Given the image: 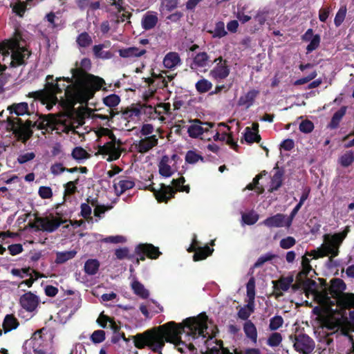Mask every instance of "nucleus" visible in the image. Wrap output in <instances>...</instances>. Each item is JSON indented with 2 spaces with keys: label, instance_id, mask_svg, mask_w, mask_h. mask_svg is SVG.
<instances>
[{
  "label": "nucleus",
  "instance_id": "obj_1",
  "mask_svg": "<svg viewBox=\"0 0 354 354\" xmlns=\"http://www.w3.org/2000/svg\"><path fill=\"white\" fill-rule=\"evenodd\" d=\"M212 323L207 315L203 313L197 317L186 318L183 323L176 324L174 322H169L158 327H153L143 333H137L131 337L135 347L138 349H143L147 347L152 352L158 354H162V350L165 342L174 344L178 351L183 353V348L180 345L187 346L189 351L195 350L194 345L189 343L188 345L181 340L180 335L186 333L193 340L201 338L203 344L205 346L203 354H221V348L212 345L216 344L219 346V340L213 339L207 330V324Z\"/></svg>",
  "mask_w": 354,
  "mask_h": 354
},
{
  "label": "nucleus",
  "instance_id": "obj_2",
  "mask_svg": "<svg viewBox=\"0 0 354 354\" xmlns=\"http://www.w3.org/2000/svg\"><path fill=\"white\" fill-rule=\"evenodd\" d=\"M91 68V59L85 57L81 60L80 67L71 70L75 79L73 95L77 101L88 102L93 97L95 92L100 90L105 84L103 78L87 72Z\"/></svg>",
  "mask_w": 354,
  "mask_h": 354
},
{
  "label": "nucleus",
  "instance_id": "obj_3",
  "mask_svg": "<svg viewBox=\"0 0 354 354\" xmlns=\"http://www.w3.org/2000/svg\"><path fill=\"white\" fill-rule=\"evenodd\" d=\"M49 118H53L50 114L48 115H41L40 121L32 122L30 120H26L25 122L19 117L8 116L6 118L7 130L12 131L18 141L26 144V142L32 136V128L37 127L39 130H47L50 127L53 120Z\"/></svg>",
  "mask_w": 354,
  "mask_h": 354
},
{
  "label": "nucleus",
  "instance_id": "obj_4",
  "mask_svg": "<svg viewBox=\"0 0 354 354\" xmlns=\"http://www.w3.org/2000/svg\"><path fill=\"white\" fill-rule=\"evenodd\" d=\"M330 286L317 294L319 304L333 306L336 303L345 307H354V294L345 293L346 284L339 278H333L330 281Z\"/></svg>",
  "mask_w": 354,
  "mask_h": 354
},
{
  "label": "nucleus",
  "instance_id": "obj_5",
  "mask_svg": "<svg viewBox=\"0 0 354 354\" xmlns=\"http://www.w3.org/2000/svg\"><path fill=\"white\" fill-rule=\"evenodd\" d=\"M46 83L45 84L43 89L30 92L28 94V97L34 99H46L50 100L53 104H56L58 102L57 95L62 93L63 91H65L64 95L70 104L73 106L77 103L84 104L88 102L77 101L74 99L73 95V84L66 85L65 84H59V82H53V76L48 75L46 78Z\"/></svg>",
  "mask_w": 354,
  "mask_h": 354
},
{
  "label": "nucleus",
  "instance_id": "obj_6",
  "mask_svg": "<svg viewBox=\"0 0 354 354\" xmlns=\"http://www.w3.org/2000/svg\"><path fill=\"white\" fill-rule=\"evenodd\" d=\"M30 55L31 52L30 50L25 47H21L16 41L5 40L0 43V57H3V61L10 57V66L12 68L26 65V60ZM6 64L0 63V72L6 71Z\"/></svg>",
  "mask_w": 354,
  "mask_h": 354
},
{
  "label": "nucleus",
  "instance_id": "obj_7",
  "mask_svg": "<svg viewBox=\"0 0 354 354\" xmlns=\"http://www.w3.org/2000/svg\"><path fill=\"white\" fill-rule=\"evenodd\" d=\"M122 142L118 139L114 141L110 140L102 146H99L98 153L102 155H109L106 158L108 162H112L120 158L121 153L123 151L120 147Z\"/></svg>",
  "mask_w": 354,
  "mask_h": 354
},
{
  "label": "nucleus",
  "instance_id": "obj_8",
  "mask_svg": "<svg viewBox=\"0 0 354 354\" xmlns=\"http://www.w3.org/2000/svg\"><path fill=\"white\" fill-rule=\"evenodd\" d=\"M64 222L59 218H54L50 220L48 217L37 216L35 223L30 225V227L37 231L53 232L55 231Z\"/></svg>",
  "mask_w": 354,
  "mask_h": 354
},
{
  "label": "nucleus",
  "instance_id": "obj_9",
  "mask_svg": "<svg viewBox=\"0 0 354 354\" xmlns=\"http://www.w3.org/2000/svg\"><path fill=\"white\" fill-rule=\"evenodd\" d=\"M295 350L301 354H311L315 349L314 340L308 335L301 333L294 336Z\"/></svg>",
  "mask_w": 354,
  "mask_h": 354
},
{
  "label": "nucleus",
  "instance_id": "obj_10",
  "mask_svg": "<svg viewBox=\"0 0 354 354\" xmlns=\"http://www.w3.org/2000/svg\"><path fill=\"white\" fill-rule=\"evenodd\" d=\"M214 63L216 65L209 71V76L216 81H221L227 78L230 73L228 62L219 56L214 60Z\"/></svg>",
  "mask_w": 354,
  "mask_h": 354
},
{
  "label": "nucleus",
  "instance_id": "obj_11",
  "mask_svg": "<svg viewBox=\"0 0 354 354\" xmlns=\"http://www.w3.org/2000/svg\"><path fill=\"white\" fill-rule=\"evenodd\" d=\"M147 189L154 194V196L158 203H167L169 200L174 198L176 191L171 185L160 184V188L156 189L153 187V183L147 187Z\"/></svg>",
  "mask_w": 354,
  "mask_h": 354
},
{
  "label": "nucleus",
  "instance_id": "obj_12",
  "mask_svg": "<svg viewBox=\"0 0 354 354\" xmlns=\"http://www.w3.org/2000/svg\"><path fill=\"white\" fill-rule=\"evenodd\" d=\"M44 328L35 332L30 339V346L32 348L34 354H46L47 353V340L42 336Z\"/></svg>",
  "mask_w": 354,
  "mask_h": 354
},
{
  "label": "nucleus",
  "instance_id": "obj_13",
  "mask_svg": "<svg viewBox=\"0 0 354 354\" xmlns=\"http://www.w3.org/2000/svg\"><path fill=\"white\" fill-rule=\"evenodd\" d=\"M190 122H192V124L188 127L187 133L189 136L192 138H196L203 133L208 132L209 129L214 126V123L202 122L198 119L190 120Z\"/></svg>",
  "mask_w": 354,
  "mask_h": 354
},
{
  "label": "nucleus",
  "instance_id": "obj_14",
  "mask_svg": "<svg viewBox=\"0 0 354 354\" xmlns=\"http://www.w3.org/2000/svg\"><path fill=\"white\" fill-rule=\"evenodd\" d=\"M40 299L38 296L30 291L22 295L19 298V304L27 312L32 313L39 306Z\"/></svg>",
  "mask_w": 354,
  "mask_h": 354
},
{
  "label": "nucleus",
  "instance_id": "obj_15",
  "mask_svg": "<svg viewBox=\"0 0 354 354\" xmlns=\"http://www.w3.org/2000/svg\"><path fill=\"white\" fill-rule=\"evenodd\" d=\"M293 280L292 276H288L286 277H282L277 281H272V283L273 284L275 297L278 298L283 296L281 291H287L292 286Z\"/></svg>",
  "mask_w": 354,
  "mask_h": 354
},
{
  "label": "nucleus",
  "instance_id": "obj_16",
  "mask_svg": "<svg viewBox=\"0 0 354 354\" xmlns=\"http://www.w3.org/2000/svg\"><path fill=\"white\" fill-rule=\"evenodd\" d=\"M158 22V14L154 11H147L141 20L142 28L145 30L154 28Z\"/></svg>",
  "mask_w": 354,
  "mask_h": 354
},
{
  "label": "nucleus",
  "instance_id": "obj_17",
  "mask_svg": "<svg viewBox=\"0 0 354 354\" xmlns=\"http://www.w3.org/2000/svg\"><path fill=\"white\" fill-rule=\"evenodd\" d=\"M158 145V138L156 135L146 137L139 141L136 145L138 151L145 153Z\"/></svg>",
  "mask_w": 354,
  "mask_h": 354
},
{
  "label": "nucleus",
  "instance_id": "obj_18",
  "mask_svg": "<svg viewBox=\"0 0 354 354\" xmlns=\"http://www.w3.org/2000/svg\"><path fill=\"white\" fill-rule=\"evenodd\" d=\"M138 251L140 253H145L146 256L151 259H156L161 254L158 247L151 243H140L138 245Z\"/></svg>",
  "mask_w": 354,
  "mask_h": 354
},
{
  "label": "nucleus",
  "instance_id": "obj_19",
  "mask_svg": "<svg viewBox=\"0 0 354 354\" xmlns=\"http://www.w3.org/2000/svg\"><path fill=\"white\" fill-rule=\"evenodd\" d=\"M349 232L350 226L347 225L342 232L335 233L330 236L328 234H325L324 240L328 241L330 245L339 247Z\"/></svg>",
  "mask_w": 354,
  "mask_h": 354
},
{
  "label": "nucleus",
  "instance_id": "obj_20",
  "mask_svg": "<svg viewBox=\"0 0 354 354\" xmlns=\"http://www.w3.org/2000/svg\"><path fill=\"white\" fill-rule=\"evenodd\" d=\"M286 215L277 214L265 219L261 223L268 227H281L285 226Z\"/></svg>",
  "mask_w": 354,
  "mask_h": 354
},
{
  "label": "nucleus",
  "instance_id": "obj_21",
  "mask_svg": "<svg viewBox=\"0 0 354 354\" xmlns=\"http://www.w3.org/2000/svg\"><path fill=\"white\" fill-rule=\"evenodd\" d=\"M259 94V90H250L244 95L239 97L238 104L239 106H245L246 108L248 109L254 104V102Z\"/></svg>",
  "mask_w": 354,
  "mask_h": 354
},
{
  "label": "nucleus",
  "instance_id": "obj_22",
  "mask_svg": "<svg viewBox=\"0 0 354 354\" xmlns=\"http://www.w3.org/2000/svg\"><path fill=\"white\" fill-rule=\"evenodd\" d=\"M274 169H277V171L271 178L270 187L268 190L270 192H274L278 190L283 183L284 171L279 169L277 164H276Z\"/></svg>",
  "mask_w": 354,
  "mask_h": 354
},
{
  "label": "nucleus",
  "instance_id": "obj_23",
  "mask_svg": "<svg viewBox=\"0 0 354 354\" xmlns=\"http://www.w3.org/2000/svg\"><path fill=\"white\" fill-rule=\"evenodd\" d=\"M115 181V180H114ZM135 186V182L131 179H121L118 183L114 182L113 187L117 196H120L127 190L132 189Z\"/></svg>",
  "mask_w": 354,
  "mask_h": 354
},
{
  "label": "nucleus",
  "instance_id": "obj_24",
  "mask_svg": "<svg viewBox=\"0 0 354 354\" xmlns=\"http://www.w3.org/2000/svg\"><path fill=\"white\" fill-rule=\"evenodd\" d=\"M10 114H15L17 116L27 114L30 115L28 104L27 102L13 103L8 106Z\"/></svg>",
  "mask_w": 354,
  "mask_h": 354
},
{
  "label": "nucleus",
  "instance_id": "obj_25",
  "mask_svg": "<svg viewBox=\"0 0 354 354\" xmlns=\"http://www.w3.org/2000/svg\"><path fill=\"white\" fill-rule=\"evenodd\" d=\"M119 55L123 58L139 57L144 55L147 51L145 49L140 50L137 47H129L127 48L120 49L118 50Z\"/></svg>",
  "mask_w": 354,
  "mask_h": 354
},
{
  "label": "nucleus",
  "instance_id": "obj_26",
  "mask_svg": "<svg viewBox=\"0 0 354 354\" xmlns=\"http://www.w3.org/2000/svg\"><path fill=\"white\" fill-rule=\"evenodd\" d=\"M180 58L178 53L169 52L164 57L163 64L165 68L172 69L180 64Z\"/></svg>",
  "mask_w": 354,
  "mask_h": 354
},
{
  "label": "nucleus",
  "instance_id": "obj_27",
  "mask_svg": "<svg viewBox=\"0 0 354 354\" xmlns=\"http://www.w3.org/2000/svg\"><path fill=\"white\" fill-rule=\"evenodd\" d=\"M243 330L247 337L256 344L257 342V330L251 320L246 321L243 324Z\"/></svg>",
  "mask_w": 354,
  "mask_h": 354
},
{
  "label": "nucleus",
  "instance_id": "obj_28",
  "mask_svg": "<svg viewBox=\"0 0 354 354\" xmlns=\"http://www.w3.org/2000/svg\"><path fill=\"white\" fill-rule=\"evenodd\" d=\"M19 324V323L17 319L12 314L6 315L3 322L4 333H6L12 330L16 329Z\"/></svg>",
  "mask_w": 354,
  "mask_h": 354
},
{
  "label": "nucleus",
  "instance_id": "obj_29",
  "mask_svg": "<svg viewBox=\"0 0 354 354\" xmlns=\"http://www.w3.org/2000/svg\"><path fill=\"white\" fill-rule=\"evenodd\" d=\"M214 251V249L210 248L208 245L204 247L198 246L196 252L193 255V260L198 261L205 259L207 257L210 256Z\"/></svg>",
  "mask_w": 354,
  "mask_h": 354
},
{
  "label": "nucleus",
  "instance_id": "obj_30",
  "mask_svg": "<svg viewBox=\"0 0 354 354\" xmlns=\"http://www.w3.org/2000/svg\"><path fill=\"white\" fill-rule=\"evenodd\" d=\"M322 328L330 330H334L339 328V321L335 320L332 316L325 315L322 317L320 321Z\"/></svg>",
  "mask_w": 354,
  "mask_h": 354
},
{
  "label": "nucleus",
  "instance_id": "obj_31",
  "mask_svg": "<svg viewBox=\"0 0 354 354\" xmlns=\"http://www.w3.org/2000/svg\"><path fill=\"white\" fill-rule=\"evenodd\" d=\"M305 278V279L301 281L303 289L306 292H310L313 293L315 295L318 302L319 303V297L317 296V294L319 292L317 290V284L316 281L311 279L307 278V277Z\"/></svg>",
  "mask_w": 354,
  "mask_h": 354
},
{
  "label": "nucleus",
  "instance_id": "obj_32",
  "mask_svg": "<svg viewBox=\"0 0 354 354\" xmlns=\"http://www.w3.org/2000/svg\"><path fill=\"white\" fill-rule=\"evenodd\" d=\"M346 109L347 107L346 106H343L333 114L328 125L330 129H334L338 127L340 121L346 114Z\"/></svg>",
  "mask_w": 354,
  "mask_h": 354
},
{
  "label": "nucleus",
  "instance_id": "obj_33",
  "mask_svg": "<svg viewBox=\"0 0 354 354\" xmlns=\"http://www.w3.org/2000/svg\"><path fill=\"white\" fill-rule=\"evenodd\" d=\"M139 109L142 111V114L147 115L149 118H155L161 114V111H158L156 107L147 104L138 103Z\"/></svg>",
  "mask_w": 354,
  "mask_h": 354
},
{
  "label": "nucleus",
  "instance_id": "obj_34",
  "mask_svg": "<svg viewBox=\"0 0 354 354\" xmlns=\"http://www.w3.org/2000/svg\"><path fill=\"white\" fill-rule=\"evenodd\" d=\"M338 162L343 167L351 166L354 162V151H346L339 158Z\"/></svg>",
  "mask_w": 354,
  "mask_h": 354
},
{
  "label": "nucleus",
  "instance_id": "obj_35",
  "mask_svg": "<svg viewBox=\"0 0 354 354\" xmlns=\"http://www.w3.org/2000/svg\"><path fill=\"white\" fill-rule=\"evenodd\" d=\"M302 270L297 274L296 279L300 280L301 277H306L310 272L312 270V267L310 264V259L304 255L301 259Z\"/></svg>",
  "mask_w": 354,
  "mask_h": 354
},
{
  "label": "nucleus",
  "instance_id": "obj_36",
  "mask_svg": "<svg viewBox=\"0 0 354 354\" xmlns=\"http://www.w3.org/2000/svg\"><path fill=\"white\" fill-rule=\"evenodd\" d=\"M131 288L133 292L142 299L148 298L149 295V291L145 289L144 286L138 281H134L131 283Z\"/></svg>",
  "mask_w": 354,
  "mask_h": 354
},
{
  "label": "nucleus",
  "instance_id": "obj_37",
  "mask_svg": "<svg viewBox=\"0 0 354 354\" xmlns=\"http://www.w3.org/2000/svg\"><path fill=\"white\" fill-rule=\"evenodd\" d=\"M77 252L75 250L58 252L56 254L55 263L57 264H62L67 261L72 259L76 255Z\"/></svg>",
  "mask_w": 354,
  "mask_h": 354
},
{
  "label": "nucleus",
  "instance_id": "obj_38",
  "mask_svg": "<svg viewBox=\"0 0 354 354\" xmlns=\"http://www.w3.org/2000/svg\"><path fill=\"white\" fill-rule=\"evenodd\" d=\"M100 267V263L97 259H88L84 264V272L89 274H95Z\"/></svg>",
  "mask_w": 354,
  "mask_h": 354
},
{
  "label": "nucleus",
  "instance_id": "obj_39",
  "mask_svg": "<svg viewBox=\"0 0 354 354\" xmlns=\"http://www.w3.org/2000/svg\"><path fill=\"white\" fill-rule=\"evenodd\" d=\"M142 115V111L139 109L138 104L135 106L127 108L122 112V116L127 120H133Z\"/></svg>",
  "mask_w": 354,
  "mask_h": 354
},
{
  "label": "nucleus",
  "instance_id": "obj_40",
  "mask_svg": "<svg viewBox=\"0 0 354 354\" xmlns=\"http://www.w3.org/2000/svg\"><path fill=\"white\" fill-rule=\"evenodd\" d=\"M243 136L245 142L249 144L259 143L261 140V136L257 133L252 131L251 128L248 127L245 129Z\"/></svg>",
  "mask_w": 354,
  "mask_h": 354
},
{
  "label": "nucleus",
  "instance_id": "obj_41",
  "mask_svg": "<svg viewBox=\"0 0 354 354\" xmlns=\"http://www.w3.org/2000/svg\"><path fill=\"white\" fill-rule=\"evenodd\" d=\"M167 160L168 158L164 156L158 165L159 174L164 177H169L173 174L171 167L167 164Z\"/></svg>",
  "mask_w": 354,
  "mask_h": 354
},
{
  "label": "nucleus",
  "instance_id": "obj_42",
  "mask_svg": "<svg viewBox=\"0 0 354 354\" xmlns=\"http://www.w3.org/2000/svg\"><path fill=\"white\" fill-rule=\"evenodd\" d=\"M71 156L73 159L80 162L82 160L89 158L91 155L82 147H75L72 151Z\"/></svg>",
  "mask_w": 354,
  "mask_h": 354
},
{
  "label": "nucleus",
  "instance_id": "obj_43",
  "mask_svg": "<svg viewBox=\"0 0 354 354\" xmlns=\"http://www.w3.org/2000/svg\"><path fill=\"white\" fill-rule=\"evenodd\" d=\"M195 87L199 93H205L211 90L212 84L208 80L202 78L196 83Z\"/></svg>",
  "mask_w": 354,
  "mask_h": 354
},
{
  "label": "nucleus",
  "instance_id": "obj_44",
  "mask_svg": "<svg viewBox=\"0 0 354 354\" xmlns=\"http://www.w3.org/2000/svg\"><path fill=\"white\" fill-rule=\"evenodd\" d=\"M208 32L212 35L214 38H221L227 35L225 30V24L223 21H218L216 23L214 30H208Z\"/></svg>",
  "mask_w": 354,
  "mask_h": 354
},
{
  "label": "nucleus",
  "instance_id": "obj_45",
  "mask_svg": "<svg viewBox=\"0 0 354 354\" xmlns=\"http://www.w3.org/2000/svg\"><path fill=\"white\" fill-rule=\"evenodd\" d=\"M76 42L79 46L86 48L92 44L93 40L88 32H83L77 36Z\"/></svg>",
  "mask_w": 354,
  "mask_h": 354
},
{
  "label": "nucleus",
  "instance_id": "obj_46",
  "mask_svg": "<svg viewBox=\"0 0 354 354\" xmlns=\"http://www.w3.org/2000/svg\"><path fill=\"white\" fill-rule=\"evenodd\" d=\"M10 7L12 8V12L20 17H24L27 9L26 3L20 1H18L13 4L11 3Z\"/></svg>",
  "mask_w": 354,
  "mask_h": 354
},
{
  "label": "nucleus",
  "instance_id": "obj_47",
  "mask_svg": "<svg viewBox=\"0 0 354 354\" xmlns=\"http://www.w3.org/2000/svg\"><path fill=\"white\" fill-rule=\"evenodd\" d=\"M209 55L205 52L198 53L194 57V63L198 67H205L207 65Z\"/></svg>",
  "mask_w": 354,
  "mask_h": 354
},
{
  "label": "nucleus",
  "instance_id": "obj_48",
  "mask_svg": "<svg viewBox=\"0 0 354 354\" xmlns=\"http://www.w3.org/2000/svg\"><path fill=\"white\" fill-rule=\"evenodd\" d=\"M164 73L156 74L155 73H152V77L148 78L147 82L149 84H152L154 82V80H159L160 82L158 83V86L160 88H167L168 86V81L166 80V77L163 75Z\"/></svg>",
  "mask_w": 354,
  "mask_h": 354
},
{
  "label": "nucleus",
  "instance_id": "obj_49",
  "mask_svg": "<svg viewBox=\"0 0 354 354\" xmlns=\"http://www.w3.org/2000/svg\"><path fill=\"white\" fill-rule=\"evenodd\" d=\"M277 255L274 254L271 252H268L263 255H261L258 258L257 261L253 265V268H257L261 267L265 263L272 261L277 258Z\"/></svg>",
  "mask_w": 354,
  "mask_h": 354
},
{
  "label": "nucleus",
  "instance_id": "obj_50",
  "mask_svg": "<svg viewBox=\"0 0 354 354\" xmlns=\"http://www.w3.org/2000/svg\"><path fill=\"white\" fill-rule=\"evenodd\" d=\"M283 337L281 333L274 332L270 335L267 339V344L271 347L278 346L282 342Z\"/></svg>",
  "mask_w": 354,
  "mask_h": 354
},
{
  "label": "nucleus",
  "instance_id": "obj_51",
  "mask_svg": "<svg viewBox=\"0 0 354 354\" xmlns=\"http://www.w3.org/2000/svg\"><path fill=\"white\" fill-rule=\"evenodd\" d=\"M120 102V98L116 94H111L103 98L104 104L110 109L118 106Z\"/></svg>",
  "mask_w": 354,
  "mask_h": 354
},
{
  "label": "nucleus",
  "instance_id": "obj_52",
  "mask_svg": "<svg viewBox=\"0 0 354 354\" xmlns=\"http://www.w3.org/2000/svg\"><path fill=\"white\" fill-rule=\"evenodd\" d=\"M79 183V178L75 180L69 181L64 185L65 195H73L77 191V185Z\"/></svg>",
  "mask_w": 354,
  "mask_h": 354
},
{
  "label": "nucleus",
  "instance_id": "obj_53",
  "mask_svg": "<svg viewBox=\"0 0 354 354\" xmlns=\"http://www.w3.org/2000/svg\"><path fill=\"white\" fill-rule=\"evenodd\" d=\"M283 324V317L281 315H275L270 319L269 328L272 331H275L281 328Z\"/></svg>",
  "mask_w": 354,
  "mask_h": 354
},
{
  "label": "nucleus",
  "instance_id": "obj_54",
  "mask_svg": "<svg viewBox=\"0 0 354 354\" xmlns=\"http://www.w3.org/2000/svg\"><path fill=\"white\" fill-rule=\"evenodd\" d=\"M185 159V162L189 164H195L198 160H204V158L202 156L196 153L194 151L192 150H189L187 152Z\"/></svg>",
  "mask_w": 354,
  "mask_h": 354
},
{
  "label": "nucleus",
  "instance_id": "obj_55",
  "mask_svg": "<svg viewBox=\"0 0 354 354\" xmlns=\"http://www.w3.org/2000/svg\"><path fill=\"white\" fill-rule=\"evenodd\" d=\"M259 215L254 212L244 213L242 214L243 222L248 225H254L257 222Z\"/></svg>",
  "mask_w": 354,
  "mask_h": 354
},
{
  "label": "nucleus",
  "instance_id": "obj_56",
  "mask_svg": "<svg viewBox=\"0 0 354 354\" xmlns=\"http://www.w3.org/2000/svg\"><path fill=\"white\" fill-rule=\"evenodd\" d=\"M346 6H342L337 12L336 13V15L334 19V24L336 27H339L341 26V24L343 23V21L345 19L346 15Z\"/></svg>",
  "mask_w": 354,
  "mask_h": 354
},
{
  "label": "nucleus",
  "instance_id": "obj_57",
  "mask_svg": "<svg viewBox=\"0 0 354 354\" xmlns=\"http://www.w3.org/2000/svg\"><path fill=\"white\" fill-rule=\"evenodd\" d=\"M106 338V333L103 330H96L91 335L90 339L94 344L103 342Z\"/></svg>",
  "mask_w": 354,
  "mask_h": 354
},
{
  "label": "nucleus",
  "instance_id": "obj_58",
  "mask_svg": "<svg viewBox=\"0 0 354 354\" xmlns=\"http://www.w3.org/2000/svg\"><path fill=\"white\" fill-rule=\"evenodd\" d=\"M315 128L314 124L310 120L306 119L303 120L299 127V129L301 132L304 133H311Z\"/></svg>",
  "mask_w": 354,
  "mask_h": 354
},
{
  "label": "nucleus",
  "instance_id": "obj_59",
  "mask_svg": "<svg viewBox=\"0 0 354 354\" xmlns=\"http://www.w3.org/2000/svg\"><path fill=\"white\" fill-rule=\"evenodd\" d=\"M31 270L32 268L30 267L24 268L21 269L12 268L10 272L13 276L19 277L23 279L25 277L31 276Z\"/></svg>",
  "mask_w": 354,
  "mask_h": 354
},
{
  "label": "nucleus",
  "instance_id": "obj_60",
  "mask_svg": "<svg viewBox=\"0 0 354 354\" xmlns=\"http://www.w3.org/2000/svg\"><path fill=\"white\" fill-rule=\"evenodd\" d=\"M320 36L319 35H315L313 36L311 40H310V44L306 47L307 53H311L318 48L320 44Z\"/></svg>",
  "mask_w": 354,
  "mask_h": 354
},
{
  "label": "nucleus",
  "instance_id": "obj_61",
  "mask_svg": "<svg viewBox=\"0 0 354 354\" xmlns=\"http://www.w3.org/2000/svg\"><path fill=\"white\" fill-rule=\"evenodd\" d=\"M247 296L248 298L255 297V279L252 277L246 284Z\"/></svg>",
  "mask_w": 354,
  "mask_h": 354
},
{
  "label": "nucleus",
  "instance_id": "obj_62",
  "mask_svg": "<svg viewBox=\"0 0 354 354\" xmlns=\"http://www.w3.org/2000/svg\"><path fill=\"white\" fill-rule=\"evenodd\" d=\"M50 172L54 176H58L62 173L66 171L67 168L63 166L61 162H55L50 166Z\"/></svg>",
  "mask_w": 354,
  "mask_h": 354
},
{
  "label": "nucleus",
  "instance_id": "obj_63",
  "mask_svg": "<svg viewBox=\"0 0 354 354\" xmlns=\"http://www.w3.org/2000/svg\"><path fill=\"white\" fill-rule=\"evenodd\" d=\"M39 196L42 199H48L53 196V191L50 187L41 186L38 190Z\"/></svg>",
  "mask_w": 354,
  "mask_h": 354
},
{
  "label": "nucleus",
  "instance_id": "obj_64",
  "mask_svg": "<svg viewBox=\"0 0 354 354\" xmlns=\"http://www.w3.org/2000/svg\"><path fill=\"white\" fill-rule=\"evenodd\" d=\"M296 243V241L295 238L292 236H288L286 238L282 239L280 241L279 245L280 247L283 249H289L294 246Z\"/></svg>",
  "mask_w": 354,
  "mask_h": 354
}]
</instances>
